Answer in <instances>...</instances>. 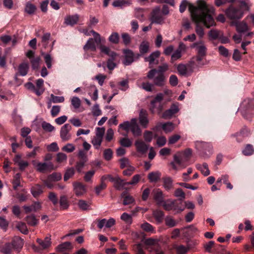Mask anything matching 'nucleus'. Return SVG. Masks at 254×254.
I'll use <instances>...</instances> for the list:
<instances>
[{
    "label": "nucleus",
    "mask_w": 254,
    "mask_h": 254,
    "mask_svg": "<svg viewBox=\"0 0 254 254\" xmlns=\"http://www.w3.org/2000/svg\"><path fill=\"white\" fill-rule=\"evenodd\" d=\"M107 187V185L105 182H101L100 184L97 186L95 188V192L97 195H99L100 193Z\"/></svg>",
    "instance_id": "nucleus-61"
},
{
    "label": "nucleus",
    "mask_w": 254,
    "mask_h": 254,
    "mask_svg": "<svg viewBox=\"0 0 254 254\" xmlns=\"http://www.w3.org/2000/svg\"><path fill=\"white\" fill-rule=\"evenodd\" d=\"M79 18L77 14L67 15L65 17L64 23L67 25L73 26L77 24Z\"/></svg>",
    "instance_id": "nucleus-18"
},
{
    "label": "nucleus",
    "mask_w": 254,
    "mask_h": 254,
    "mask_svg": "<svg viewBox=\"0 0 254 254\" xmlns=\"http://www.w3.org/2000/svg\"><path fill=\"white\" fill-rule=\"evenodd\" d=\"M139 49L141 55L148 53L149 50V43L147 41H143L140 44Z\"/></svg>",
    "instance_id": "nucleus-39"
},
{
    "label": "nucleus",
    "mask_w": 254,
    "mask_h": 254,
    "mask_svg": "<svg viewBox=\"0 0 254 254\" xmlns=\"http://www.w3.org/2000/svg\"><path fill=\"white\" fill-rule=\"evenodd\" d=\"M191 47L195 49L197 54L195 57L196 61L198 64H201L200 62L206 56L207 53V48L205 45L202 41H200L194 43Z\"/></svg>",
    "instance_id": "nucleus-5"
},
{
    "label": "nucleus",
    "mask_w": 254,
    "mask_h": 254,
    "mask_svg": "<svg viewBox=\"0 0 254 254\" xmlns=\"http://www.w3.org/2000/svg\"><path fill=\"white\" fill-rule=\"evenodd\" d=\"M125 55V59L123 64L126 65H130L134 61V54L133 52L129 50L126 49L124 50Z\"/></svg>",
    "instance_id": "nucleus-16"
},
{
    "label": "nucleus",
    "mask_w": 254,
    "mask_h": 254,
    "mask_svg": "<svg viewBox=\"0 0 254 254\" xmlns=\"http://www.w3.org/2000/svg\"><path fill=\"white\" fill-rule=\"evenodd\" d=\"M153 81L154 85L159 87L163 86L166 83V77L164 74L154 73L152 78H147Z\"/></svg>",
    "instance_id": "nucleus-11"
},
{
    "label": "nucleus",
    "mask_w": 254,
    "mask_h": 254,
    "mask_svg": "<svg viewBox=\"0 0 254 254\" xmlns=\"http://www.w3.org/2000/svg\"><path fill=\"white\" fill-rule=\"evenodd\" d=\"M128 133L131 132L134 137H138L141 135L142 130L141 128H121Z\"/></svg>",
    "instance_id": "nucleus-32"
},
{
    "label": "nucleus",
    "mask_w": 254,
    "mask_h": 254,
    "mask_svg": "<svg viewBox=\"0 0 254 254\" xmlns=\"http://www.w3.org/2000/svg\"><path fill=\"white\" fill-rule=\"evenodd\" d=\"M13 161L15 164H17L19 169L21 171H23L28 166L29 163L27 161L21 160V156L19 154L15 155L13 158Z\"/></svg>",
    "instance_id": "nucleus-17"
},
{
    "label": "nucleus",
    "mask_w": 254,
    "mask_h": 254,
    "mask_svg": "<svg viewBox=\"0 0 254 254\" xmlns=\"http://www.w3.org/2000/svg\"><path fill=\"white\" fill-rule=\"evenodd\" d=\"M199 22H202L203 23V24L207 28H208V27L204 24V23L202 21H199L198 22H196V28H195V32H196V34H197V35L198 36V37L200 39H201L202 38H203L204 33V30H203V28L198 25V23H199Z\"/></svg>",
    "instance_id": "nucleus-46"
},
{
    "label": "nucleus",
    "mask_w": 254,
    "mask_h": 254,
    "mask_svg": "<svg viewBox=\"0 0 254 254\" xmlns=\"http://www.w3.org/2000/svg\"><path fill=\"white\" fill-rule=\"evenodd\" d=\"M71 128H61L60 136L63 140L67 141L71 136Z\"/></svg>",
    "instance_id": "nucleus-24"
},
{
    "label": "nucleus",
    "mask_w": 254,
    "mask_h": 254,
    "mask_svg": "<svg viewBox=\"0 0 254 254\" xmlns=\"http://www.w3.org/2000/svg\"><path fill=\"white\" fill-rule=\"evenodd\" d=\"M134 145L137 151L142 154L146 153L149 148V146L141 139H137L135 141Z\"/></svg>",
    "instance_id": "nucleus-13"
},
{
    "label": "nucleus",
    "mask_w": 254,
    "mask_h": 254,
    "mask_svg": "<svg viewBox=\"0 0 254 254\" xmlns=\"http://www.w3.org/2000/svg\"><path fill=\"white\" fill-rule=\"evenodd\" d=\"M62 179V174L60 173H53L48 176V180L53 181H58Z\"/></svg>",
    "instance_id": "nucleus-53"
},
{
    "label": "nucleus",
    "mask_w": 254,
    "mask_h": 254,
    "mask_svg": "<svg viewBox=\"0 0 254 254\" xmlns=\"http://www.w3.org/2000/svg\"><path fill=\"white\" fill-rule=\"evenodd\" d=\"M90 33L93 34L94 38H89L86 44L83 46V50L85 52H87L89 50L93 52L96 51V46L95 43L97 45H99L101 43V38L99 33L93 30L90 31Z\"/></svg>",
    "instance_id": "nucleus-6"
},
{
    "label": "nucleus",
    "mask_w": 254,
    "mask_h": 254,
    "mask_svg": "<svg viewBox=\"0 0 254 254\" xmlns=\"http://www.w3.org/2000/svg\"><path fill=\"white\" fill-rule=\"evenodd\" d=\"M140 88L143 89L147 92H153L155 91V87L154 84L151 83L148 81L143 82L138 85Z\"/></svg>",
    "instance_id": "nucleus-30"
},
{
    "label": "nucleus",
    "mask_w": 254,
    "mask_h": 254,
    "mask_svg": "<svg viewBox=\"0 0 254 254\" xmlns=\"http://www.w3.org/2000/svg\"><path fill=\"white\" fill-rule=\"evenodd\" d=\"M196 149L199 154L204 158H208L212 154V145L208 142L196 141L195 142Z\"/></svg>",
    "instance_id": "nucleus-3"
},
{
    "label": "nucleus",
    "mask_w": 254,
    "mask_h": 254,
    "mask_svg": "<svg viewBox=\"0 0 254 254\" xmlns=\"http://www.w3.org/2000/svg\"><path fill=\"white\" fill-rule=\"evenodd\" d=\"M164 98V95L161 93L157 94L155 97L150 102L149 110L153 114H160L163 109V105L162 102Z\"/></svg>",
    "instance_id": "nucleus-4"
},
{
    "label": "nucleus",
    "mask_w": 254,
    "mask_h": 254,
    "mask_svg": "<svg viewBox=\"0 0 254 254\" xmlns=\"http://www.w3.org/2000/svg\"><path fill=\"white\" fill-rule=\"evenodd\" d=\"M50 165L46 163H38L37 165V169L40 172H44L49 168Z\"/></svg>",
    "instance_id": "nucleus-50"
},
{
    "label": "nucleus",
    "mask_w": 254,
    "mask_h": 254,
    "mask_svg": "<svg viewBox=\"0 0 254 254\" xmlns=\"http://www.w3.org/2000/svg\"><path fill=\"white\" fill-rule=\"evenodd\" d=\"M36 9V6L34 4L28 2L26 5L25 10L27 13L32 14L34 13Z\"/></svg>",
    "instance_id": "nucleus-49"
},
{
    "label": "nucleus",
    "mask_w": 254,
    "mask_h": 254,
    "mask_svg": "<svg viewBox=\"0 0 254 254\" xmlns=\"http://www.w3.org/2000/svg\"><path fill=\"white\" fill-rule=\"evenodd\" d=\"M243 154L245 156H250L254 153V148L250 144L246 145L245 148L242 151Z\"/></svg>",
    "instance_id": "nucleus-42"
},
{
    "label": "nucleus",
    "mask_w": 254,
    "mask_h": 254,
    "mask_svg": "<svg viewBox=\"0 0 254 254\" xmlns=\"http://www.w3.org/2000/svg\"><path fill=\"white\" fill-rule=\"evenodd\" d=\"M126 183L127 182H125L124 180H123L120 177H118V179L115 182L114 186L117 190H120L125 186L127 185V184Z\"/></svg>",
    "instance_id": "nucleus-38"
},
{
    "label": "nucleus",
    "mask_w": 254,
    "mask_h": 254,
    "mask_svg": "<svg viewBox=\"0 0 254 254\" xmlns=\"http://www.w3.org/2000/svg\"><path fill=\"white\" fill-rule=\"evenodd\" d=\"M187 5L189 6V10L192 19L195 22L202 21L207 27L214 25L215 21L211 15L214 12V9L212 6H209L202 0H197L196 6L188 3L186 0H183L180 5V12H184Z\"/></svg>",
    "instance_id": "nucleus-1"
},
{
    "label": "nucleus",
    "mask_w": 254,
    "mask_h": 254,
    "mask_svg": "<svg viewBox=\"0 0 254 254\" xmlns=\"http://www.w3.org/2000/svg\"><path fill=\"white\" fill-rule=\"evenodd\" d=\"M118 127H138L137 126V119L133 118L130 122L126 121L121 124Z\"/></svg>",
    "instance_id": "nucleus-36"
},
{
    "label": "nucleus",
    "mask_w": 254,
    "mask_h": 254,
    "mask_svg": "<svg viewBox=\"0 0 254 254\" xmlns=\"http://www.w3.org/2000/svg\"><path fill=\"white\" fill-rule=\"evenodd\" d=\"M221 35L222 32L216 29H212L208 32V36L211 40L219 39Z\"/></svg>",
    "instance_id": "nucleus-35"
},
{
    "label": "nucleus",
    "mask_w": 254,
    "mask_h": 254,
    "mask_svg": "<svg viewBox=\"0 0 254 254\" xmlns=\"http://www.w3.org/2000/svg\"><path fill=\"white\" fill-rule=\"evenodd\" d=\"M36 242L41 247V249H40V250L46 249L49 247L51 245V239L49 237H46L44 240L38 238L37 239ZM33 249L35 251H39V248L38 247H36V246H34Z\"/></svg>",
    "instance_id": "nucleus-15"
},
{
    "label": "nucleus",
    "mask_w": 254,
    "mask_h": 254,
    "mask_svg": "<svg viewBox=\"0 0 254 254\" xmlns=\"http://www.w3.org/2000/svg\"><path fill=\"white\" fill-rule=\"evenodd\" d=\"M25 219L27 224L32 226H36L39 222V220L36 218L34 214L27 216Z\"/></svg>",
    "instance_id": "nucleus-34"
},
{
    "label": "nucleus",
    "mask_w": 254,
    "mask_h": 254,
    "mask_svg": "<svg viewBox=\"0 0 254 254\" xmlns=\"http://www.w3.org/2000/svg\"><path fill=\"white\" fill-rule=\"evenodd\" d=\"M109 40L110 42L113 44L118 43L119 41V34L116 32L112 33L109 37Z\"/></svg>",
    "instance_id": "nucleus-60"
},
{
    "label": "nucleus",
    "mask_w": 254,
    "mask_h": 254,
    "mask_svg": "<svg viewBox=\"0 0 254 254\" xmlns=\"http://www.w3.org/2000/svg\"><path fill=\"white\" fill-rule=\"evenodd\" d=\"M31 192L35 198H37L43 192V188L41 186L37 185L32 187Z\"/></svg>",
    "instance_id": "nucleus-29"
},
{
    "label": "nucleus",
    "mask_w": 254,
    "mask_h": 254,
    "mask_svg": "<svg viewBox=\"0 0 254 254\" xmlns=\"http://www.w3.org/2000/svg\"><path fill=\"white\" fill-rule=\"evenodd\" d=\"M238 111L245 119L251 120L254 115V99L247 98L244 100Z\"/></svg>",
    "instance_id": "nucleus-2"
},
{
    "label": "nucleus",
    "mask_w": 254,
    "mask_h": 254,
    "mask_svg": "<svg viewBox=\"0 0 254 254\" xmlns=\"http://www.w3.org/2000/svg\"><path fill=\"white\" fill-rule=\"evenodd\" d=\"M29 66L28 64L23 63L21 64L18 67L19 74L21 76H25L27 74Z\"/></svg>",
    "instance_id": "nucleus-37"
},
{
    "label": "nucleus",
    "mask_w": 254,
    "mask_h": 254,
    "mask_svg": "<svg viewBox=\"0 0 254 254\" xmlns=\"http://www.w3.org/2000/svg\"><path fill=\"white\" fill-rule=\"evenodd\" d=\"M11 243L13 246L14 250L19 252L23 247V240L19 237H15L12 240Z\"/></svg>",
    "instance_id": "nucleus-19"
},
{
    "label": "nucleus",
    "mask_w": 254,
    "mask_h": 254,
    "mask_svg": "<svg viewBox=\"0 0 254 254\" xmlns=\"http://www.w3.org/2000/svg\"><path fill=\"white\" fill-rule=\"evenodd\" d=\"M99 48L102 53H104L113 59H115L117 56V54L115 52L111 51L110 49L106 46L101 45Z\"/></svg>",
    "instance_id": "nucleus-26"
},
{
    "label": "nucleus",
    "mask_w": 254,
    "mask_h": 254,
    "mask_svg": "<svg viewBox=\"0 0 254 254\" xmlns=\"http://www.w3.org/2000/svg\"><path fill=\"white\" fill-rule=\"evenodd\" d=\"M48 198L53 203L54 206L57 205L59 202V199L54 192H50L48 195Z\"/></svg>",
    "instance_id": "nucleus-48"
},
{
    "label": "nucleus",
    "mask_w": 254,
    "mask_h": 254,
    "mask_svg": "<svg viewBox=\"0 0 254 254\" xmlns=\"http://www.w3.org/2000/svg\"><path fill=\"white\" fill-rule=\"evenodd\" d=\"M181 201H178L176 200H168L165 202L163 201V203L162 205L165 210L167 211H169L172 209L174 210H178L180 212L184 210V208L180 206V204H182Z\"/></svg>",
    "instance_id": "nucleus-8"
},
{
    "label": "nucleus",
    "mask_w": 254,
    "mask_h": 254,
    "mask_svg": "<svg viewBox=\"0 0 254 254\" xmlns=\"http://www.w3.org/2000/svg\"><path fill=\"white\" fill-rule=\"evenodd\" d=\"M249 133V131L247 128H243L240 132L232 134L231 136V137H236L237 142H241L243 141L245 137L248 135Z\"/></svg>",
    "instance_id": "nucleus-21"
},
{
    "label": "nucleus",
    "mask_w": 254,
    "mask_h": 254,
    "mask_svg": "<svg viewBox=\"0 0 254 254\" xmlns=\"http://www.w3.org/2000/svg\"><path fill=\"white\" fill-rule=\"evenodd\" d=\"M153 198L158 204H161L164 201L163 192L159 189H155L152 192Z\"/></svg>",
    "instance_id": "nucleus-23"
},
{
    "label": "nucleus",
    "mask_w": 254,
    "mask_h": 254,
    "mask_svg": "<svg viewBox=\"0 0 254 254\" xmlns=\"http://www.w3.org/2000/svg\"><path fill=\"white\" fill-rule=\"evenodd\" d=\"M177 70L179 73L182 75H186L187 74V67L186 65L179 64L177 66Z\"/></svg>",
    "instance_id": "nucleus-52"
},
{
    "label": "nucleus",
    "mask_w": 254,
    "mask_h": 254,
    "mask_svg": "<svg viewBox=\"0 0 254 254\" xmlns=\"http://www.w3.org/2000/svg\"><path fill=\"white\" fill-rule=\"evenodd\" d=\"M139 122L141 126H146L148 123V120L147 119V113L145 110H141L139 113Z\"/></svg>",
    "instance_id": "nucleus-27"
},
{
    "label": "nucleus",
    "mask_w": 254,
    "mask_h": 254,
    "mask_svg": "<svg viewBox=\"0 0 254 254\" xmlns=\"http://www.w3.org/2000/svg\"><path fill=\"white\" fill-rule=\"evenodd\" d=\"M103 155L105 159L107 161H109L112 158L113 151L110 148L106 149L104 151Z\"/></svg>",
    "instance_id": "nucleus-62"
},
{
    "label": "nucleus",
    "mask_w": 254,
    "mask_h": 254,
    "mask_svg": "<svg viewBox=\"0 0 254 254\" xmlns=\"http://www.w3.org/2000/svg\"><path fill=\"white\" fill-rule=\"evenodd\" d=\"M236 30L239 34H242L248 31L249 27L247 24L244 22H240L236 23Z\"/></svg>",
    "instance_id": "nucleus-25"
},
{
    "label": "nucleus",
    "mask_w": 254,
    "mask_h": 254,
    "mask_svg": "<svg viewBox=\"0 0 254 254\" xmlns=\"http://www.w3.org/2000/svg\"><path fill=\"white\" fill-rule=\"evenodd\" d=\"M14 250L12 243H6L3 247V251L6 254H9Z\"/></svg>",
    "instance_id": "nucleus-51"
},
{
    "label": "nucleus",
    "mask_w": 254,
    "mask_h": 254,
    "mask_svg": "<svg viewBox=\"0 0 254 254\" xmlns=\"http://www.w3.org/2000/svg\"><path fill=\"white\" fill-rule=\"evenodd\" d=\"M44 58L47 67L51 68L52 67V62L53 61L51 56L49 54H44Z\"/></svg>",
    "instance_id": "nucleus-56"
},
{
    "label": "nucleus",
    "mask_w": 254,
    "mask_h": 254,
    "mask_svg": "<svg viewBox=\"0 0 254 254\" xmlns=\"http://www.w3.org/2000/svg\"><path fill=\"white\" fill-rule=\"evenodd\" d=\"M179 104L177 102L172 104L170 108L162 114V117L165 119L171 118L179 111Z\"/></svg>",
    "instance_id": "nucleus-10"
},
{
    "label": "nucleus",
    "mask_w": 254,
    "mask_h": 254,
    "mask_svg": "<svg viewBox=\"0 0 254 254\" xmlns=\"http://www.w3.org/2000/svg\"><path fill=\"white\" fill-rule=\"evenodd\" d=\"M153 216L158 223H161L164 218V213L162 211L156 210L153 212Z\"/></svg>",
    "instance_id": "nucleus-44"
},
{
    "label": "nucleus",
    "mask_w": 254,
    "mask_h": 254,
    "mask_svg": "<svg viewBox=\"0 0 254 254\" xmlns=\"http://www.w3.org/2000/svg\"><path fill=\"white\" fill-rule=\"evenodd\" d=\"M160 52L159 51H156L152 53L148 57H145L144 60L145 62H149V65H152L154 64H157L158 61L155 63V60L159 58L160 55Z\"/></svg>",
    "instance_id": "nucleus-20"
},
{
    "label": "nucleus",
    "mask_w": 254,
    "mask_h": 254,
    "mask_svg": "<svg viewBox=\"0 0 254 254\" xmlns=\"http://www.w3.org/2000/svg\"><path fill=\"white\" fill-rule=\"evenodd\" d=\"M169 69V65L167 63H164L158 66V69L153 68L150 70L147 73L146 78H152L154 73L164 74V72Z\"/></svg>",
    "instance_id": "nucleus-12"
},
{
    "label": "nucleus",
    "mask_w": 254,
    "mask_h": 254,
    "mask_svg": "<svg viewBox=\"0 0 254 254\" xmlns=\"http://www.w3.org/2000/svg\"><path fill=\"white\" fill-rule=\"evenodd\" d=\"M59 202L61 206L64 209H66L68 206L67 197L65 195L61 196Z\"/></svg>",
    "instance_id": "nucleus-54"
},
{
    "label": "nucleus",
    "mask_w": 254,
    "mask_h": 254,
    "mask_svg": "<svg viewBox=\"0 0 254 254\" xmlns=\"http://www.w3.org/2000/svg\"><path fill=\"white\" fill-rule=\"evenodd\" d=\"M163 186L166 190H170L172 188L173 181L170 177H164L162 179Z\"/></svg>",
    "instance_id": "nucleus-43"
},
{
    "label": "nucleus",
    "mask_w": 254,
    "mask_h": 254,
    "mask_svg": "<svg viewBox=\"0 0 254 254\" xmlns=\"http://www.w3.org/2000/svg\"><path fill=\"white\" fill-rule=\"evenodd\" d=\"M164 18L161 13L160 6L155 7L151 13V21L152 23L161 24Z\"/></svg>",
    "instance_id": "nucleus-9"
},
{
    "label": "nucleus",
    "mask_w": 254,
    "mask_h": 254,
    "mask_svg": "<svg viewBox=\"0 0 254 254\" xmlns=\"http://www.w3.org/2000/svg\"><path fill=\"white\" fill-rule=\"evenodd\" d=\"M120 143L122 146L125 147H129L131 145V141L127 137L121 138Z\"/></svg>",
    "instance_id": "nucleus-58"
},
{
    "label": "nucleus",
    "mask_w": 254,
    "mask_h": 254,
    "mask_svg": "<svg viewBox=\"0 0 254 254\" xmlns=\"http://www.w3.org/2000/svg\"><path fill=\"white\" fill-rule=\"evenodd\" d=\"M20 178L21 174L20 173H17L14 176L12 184L14 190H17V188L20 186Z\"/></svg>",
    "instance_id": "nucleus-41"
},
{
    "label": "nucleus",
    "mask_w": 254,
    "mask_h": 254,
    "mask_svg": "<svg viewBox=\"0 0 254 254\" xmlns=\"http://www.w3.org/2000/svg\"><path fill=\"white\" fill-rule=\"evenodd\" d=\"M121 197L123 199V203L125 205L131 204L134 202V199L130 195L127 194V191H124L121 194Z\"/></svg>",
    "instance_id": "nucleus-28"
},
{
    "label": "nucleus",
    "mask_w": 254,
    "mask_h": 254,
    "mask_svg": "<svg viewBox=\"0 0 254 254\" xmlns=\"http://www.w3.org/2000/svg\"><path fill=\"white\" fill-rule=\"evenodd\" d=\"M189 250V248L184 245H180L176 248V250L178 254H186Z\"/></svg>",
    "instance_id": "nucleus-64"
},
{
    "label": "nucleus",
    "mask_w": 254,
    "mask_h": 254,
    "mask_svg": "<svg viewBox=\"0 0 254 254\" xmlns=\"http://www.w3.org/2000/svg\"><path fill=\"white\" fill-rule=\"evenodd\" d=\"M74 192L77 196L83 195L86 192L85 185L80 182H74L73 184Z\"/></svg>",
    "instance_id": "nucleus-14"
},
{
    "label": "nucleus",
    "mask_w": 254,
    "mask_h": 254,
    "mask_svg": "<svg viewBox=\"0 0 254 254\" xmlns=\"http://www.w3.org/2000/svg\"><path fill=\"white\" fill-rule=\"evenodd\" d=\"M182 57V53L180 52V50H176L171 55V62L173 63L174 61L179 59Z\"/></svg>",
    "instance_id": "nucleus-55"
},
{
    "label": "nucleus",
    "mask_w": 254,
    "mask_h": 254,
    "mask_svg": "<svg viewBox=\"0 0 254 254\" xmlns=\"http://www.w3.org/2000/svg\"><path fill=\"white\" fill-rule=\"evenodd\" d=\"M75 173V170L73 168H70L66 170L64 177V181H67L69 178L72 177Z\"/></svg>",
    "instance_id": "nucleus-47"
},
{
    "label": "nucleus",
    "mask_w": 254,
    "mask_h": 254,
    "mask_svg": "<svg viewBox=\"0 0 254 254\" xmlns=\"http://www.w3.org/2000/svg\"><path fill=\"white\" fill-rule=\"evenodd\" d=\"M16 228L24 234H27L28 232L26 225L24 222H18L16 225Z\"/></svg>",
    "instance_id": "nucleus-45"
},
{
    "label": "nucleus",
    "mask_w": 254,
    "mask_h": 254,
    "mask_svg": "<svg viewBox=\"0 0 254 254\" xmlns=\"http://www.w3.org/2000/svg\"><path fill=\"white\" fill-rule=\"evenodd\" d=\"M241 8L249 11L252 4L250 0H237Z\"/></svg>",
    "instance_id": "nucleus-40"
},
{
    "label": "nucleus",
    "mask_w": 254,
    "mask_h": 254,
    "mask_svg": "<svg viewBox=\"0 0 254 254\" xmlns=\"http://www.w3.org/2000/svg\"><path fill=\"white\" fill-rule=\"evenodd\" d=\"M225 13L227 17L230 19H239L243 16V12L240 8L233 6H231L227 8Z\"/></svg>",
    "instance_id": "nucleus-7"
},
{
    "label": "nucleus",
    "mask_w": 254,
    "mask_h": 254,
    "mask_svg": "<svg viewBox=\"0 0 254 254\" xmlns=\"http://www.w3.org/2000/svg\"><path fill=\"white\" fill-rule=\"evenodd\" d=\"M161 173L159 171L151 172L148 175L147 178L150 183H157L161 179Z\"/></svg>",
    "instance_id": "nucleus-22"
},
{
    "label": "nucleus",
    "mask_w": 254,
    "mask_h": 254,
    "mask_svg": "<svg viewBox=\"0 0 254 254\" xmlns=\"http://www.w3.org/2000/svg\"><path fill=\"white\" fill-rule=\"evenodd\" d=\"M72 248L71 243L69 242H65L59 245L57 249L59 252H63L66 250H71Z\"/></svg>",
    "instance_id": "nucleus-33"
},
{
    "label": "nucleus",
    "mask_w": 254,
    "mask_h": 254,
    "mask_svg": "<svg viewBox=\"0 0 254 254\" xmlns=\"http://www.w3.org/2000/svg\"><path fill=\"white\" fill-rule=\"evenodd\" d=\"M71 103L73 107L75 109H78L81 104V101L78 97H73L71 100Z\"/></svg>",
    "instance_id": "nucleus-59"
},
{
    "label": "nucleus",
    "mask_w": 254,
    "mask_h": 254,
    "mask_svg": "<svg viewBox=\"0 0 254 254\" xmlns=\"http://www.w3.org/2000/svg\"><path fill=\"white\" fill-rule=\"evenodd\" d=\"M144 140L147 142H150L153 138V134L150 131L146 130L143 134Z\"/></svg>",
    "instance_id": "nucleus-63"
},
{
    "label": "nucleus",
    "mask_w": 254,
    "mask_h": 254,
    "mask_svg": "<svg viewBox=\"0 0 254 254\" xmlns=\"http://www.w3.org/2000/svg\"><path fill=\"white\" fill-rule=\"evenodd\" d=\"M44 80L42 79H38L36 81V87L35 93L37 95H41L44 91L43 87Z\"/></svg>",
    "instance_id": "nucleus-31"
},
{
    "label": "nucleus",
    "mask_w": 254,
    "mask_h": 254,
    "mask_svg": "<svg viewBox=\"0 0 254 254\" xmlns=\"http://www.w3.org/2000/svg\"><path fill=\"white\" fill-rule=\"evenodd\" d=\"M51 102L54 103H63L64 101V98L63 96H57L53 94L51 95Z\"/></svg>",
    "instance_id": "nucleus-57"
}]
</instances>
